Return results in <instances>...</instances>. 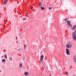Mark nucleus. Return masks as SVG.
<instances>
[{"label": "nucleus", "instance_id": "f257e3e1", "mask_svg": "<svg viewBox=\"0 0 76 76\" xmlns=\"http://www.w3.org/2000/svg\"><path fill=\"white\" fill-rule=\"evenodd\" d=\"M72 38L74 41H76V31L73 32L72 35Z\"/></svg>", "mask_w": 76, "mask_h": 76}, {"label": "nucleus", "instance_id": "f03ea898", "mask_svg": "<svg viewBox=\"0 0 76 76\" xmlns=\"http://www.w3.org/2000/svg\"><path fill=\"white\" fill-rule=\"evenodd\" d=\"M72 45L70 42H68L66 46V48H72Z\"/></svg>", "mask_w": 76, "mask_h": 76}, {"label": "nucleus", "instance_id": "7ed1b4c3", "mask_svg": "<svg viewBox=\"0 0 76 76\" xmlns=\"http://www.w3.org/2000/svg\"><path fill=\"white\" fill-rule=\"evenodd\" d=\"M68 26L72 28V25L70 23V21H67L66 22Z\"/></svg>", "mask_w": 76, "mask_h": 76}, {"label": "nucleus", "instance_id": "20e7f679", "mask_svg": "<svg viewBox=\"0 0 76 76\" xmlns=\"http://www.w3.org/2000/svg\"><path fill=\"white\" fill-rule=\"evenodd\" d=\"M66 54L67 55H68V56L70 55V53L69 50L67 48H66Z\"/></svg>", "mask_w": 76, "mask_h": 76}, {"label": "nucleus", "instance_id": "39448f33", "mask_svg": "<svg viewBox=\"0 0 76 76\" xmlns=\"http://www.w3.org/2000/svg\"><path fill=\"white\" fill-rule=\"evenodd\" d=\"M76 25H75L73 26V27L72 28L71 30L73 31L75 30V29H76Z\"/></svg>", "mask_w": 76, "mask_h": 76}, {"label": "nucleus", "instance_id": "423d86ee", "mask_svg": "<svg viewBox=\"0 0 76 76\" xmlns=\"http://www.w3.org/2000/svg\"><path fill=\"white\" fill-rule=\"evenodd\" d=\"M43 59H44V56L42 55L40 56V61H42L43 60Z\"/></svg>", "mask_w": 76, "mask_h": 76}, {"label": "nucleus", "instance_id": "0eeeda50", "mask_svg": "<svg viewBox=\"0 0 76 76\" xmlns=\"http://www.w3.org/2000/svg\"><path fill=\"white\" fill-rule=\"evenodd\" d=\"M28 74H29V73H28V72H24V74L26 76H27L28 75Z\"/></svg>", "mask_w": 76, "mask_h": 76}, {"label": "nucleus", "instance_id": "6e6552de", "mask_svg": "<svg viewBox=\"0 0 76 76\" xmlns=\"http://www.w3.org/2000/svg\"><path fill=\"white\" fill-rule=\"evenodd\" d=\"M22 63H19V67L20 68H21V67H22Z\"/></svg>", "mask_w": 76, "mask_h": 76}, {"label": "nucleus", "instance_id": "1a4fd4ad", "mask_svg": "<svg viewBox=\"0 0 76 76\" xmlns=\"http://www.w3.org/2000/svg\"><path fill=\"white\" fill-rule=\"evenodd\" d=\"M7 3V0H5L4 3V4H6Z\"/></svg>", "mask_w": 76, "mask_h": 76}, {"label": "nucleus", "instance_id": "9d476101", "mask_svg": "<svg viewBox=\"0 0 76 76\" xmlns=\"http://www.w3.org/2000/svg\"><path fill=\"white\" fill-rule=\"evenodd\" d=\"M41 10H45V8L44 7H41Z\"/></svg>", "mask_w": 76, "mask_h": 76}, {"label": "nucleus", "instance_id": "9b49d317", "mask_svg": "<svg viewBox=\"0 0 76 76\" xmlns=\"http://www.w3.org/2000/svg\"><path fill=\"white\" fill-rule=\"evenodd\" d=\"M2 62H5V61H6V60L4 59H3L2 60Z\"/></svg>", "mask_w": 76, "mask_h": 76}, {"label": "nucleus", "instance_id": "f8f14e48", "mask_svg": "<svg viewBox=\"0 0 76 76\" xmlns=\"http://www.w3.org/2000/svg\"><path fill=\"white\" fill-rule=\"evenodd\" d=\"M9 59L10 61H12V58L11 57H10Z\"/></svg>", "mask_w": 76, "mask_h": 76}, {"label": "nucleus", "instance_id": "ddd939ff", "mask_svg": "<svg viewBox=\"0 0 76 76\" xmlns=\"http://www.w3.org/2000/svg\"><path fill=\"white\" fill-rule=\"evenodd\" d=\"M26 19H27V18H26L23 19V20H26Z\"/></svg>", "mask_w": 76, "mask_h": 76}, {"label": "nucleus", "instance_id": "4468645a", "mask_svg": "<svg viewBox=\"0 0 76 76\" xmlns=\"http://www.w3.org/2000/svg\"><path fill=\"white\" fill-rule=\"evenodd\" d=\"M23 45H24V47H25L26 46V44L24 43L23 44Z\"/></svg>", "mask_w": 76, "mask_h": 76}, {"label": "nucleus", "instance_id": "2eb2a0df", "mask_svg": "<svg viewBox=\"0 0 76 76\" xmlns=\"http://www.w3.org/2000/svg\"><path fill=\"white\" fill-rule=\"evenodd\" d=\"M34 8V7H33V6H31V10H32V9H33V8Z\"/></svg>", "mask_w": 76, "mask_h": 76}, {"label": "nucleus", "instance_id": "dca6fc26", "mask_svg": "<svg viewBox=\"0 0 76 76\" xmlns=\"http://www.w3.org/2000/svg\"><path fill=\"white\" fill-rule=\"evenodd\" d=\"M4 57L5 58H6L7 59V56H6V55H4Z\"/></svg>", "mask_w": 76, "mask_h": 76}, {"label": "nucleus", "instance_id": "f3484780", "mask_svg": "<svg viewBox=\"0 0 76 76\" xmlns=\"http://www.w3.org/2000/svg\"><path fill=\"white\" fill-rule=\"evenodd\" d=\"M68 20V19H67V18H66L65 19V21H66V20Z\"/></svg>", "mask_w": 76, "mask_h": 76}, {"label": "nucleus", "instance_id": "a211bd4d", "mask_svg": "<svg viewBox=\"0 0 76 76\" xmlns=\"http://www.w3.org/2000/svg\"><path fill=\"white\" fill-rule=\"evenodd\" d=\"M51 9H52V7H49V10H51Z\"/></svg>", "mask_w": 76, "mask_h": 76}, {"label": "nucleus", "instance_id": "6ab92c4d", "mask_svg": "<svg viewBox=\"0 0 76 76\" xmlns=\"http://www.w3.org/2000/svg\"><path fill=\"white\" fill-rule=\"evenodd\" d=\"M42 3H40V5H39V6H42Z\"/></svg>", "mask_w": 76, "mask_h": 76}, {"label": "nucleus", "instance_id": "aec40b11", "mask_svg": "<svg viewBox=\"0 0 76 76\" xmlns=\"http://www.w3.org/2000/svg\"><path fill=\"white\" fill-rule=\"evenodd\" d=\"M66 72V75H67V74H68V73H67V72Z\"/></svg>", "mask_w": 76, "mask_h": 76}, {"label": "nucleus", "instance_id": "412c9836", "mask_svg": "<svg viewBox=\"0 0 76 76\" xmlns=\"http://www.w3.org/2000/svg\"><path fill=\"white\" fill-rule=\"evenodd\" d=\"M24 48L25 50H26V48H25V47H24Z\"/></svg>", "mask_w": 76, "mask_h": 76}, {"label": "nucleus", "instance_id": "4be33fe9", "mask_svg": "<svg viewBox=\"0 0 76 76\" xmlns=\"http://www.w3.org/2000/svg\"><path fill=\"white\" fill-rule=\"evenodd\" d=\"M16 39L17 40V37H16Z\"/></svg>", "mask_w": 76, "mask_h": 76}, {"label": "nucleus", "instance_id": "5701e85b", "mask_svg": "<svg viewBox=\"0 0 76 76\" xmlns=\"http://www.w3.org/2000/svg\"><path fill=\"white\" fill-rule=\"evenodd\" d=\"M1 72V71L0 70V72Z\"/></svg>", "mask_w": 76, "mask_h": 76}, {"label": "nucleus", "instance_id": "b1692460", "mask_svg": "<svg viewBox=\"0 0 76 76\" xmlns=\"http://www.w3.org/2000/svg\"><path fill=\"white\" fill-rule=\"evenodd\" d=\"M16 42H17V43H18V41H16Z\"/></svg>", "mask_w": 76, "mask_h": 76}, {"label": "nucleus", "instance_id": "393cba45", "mask_svg": "<svg viewBox=\"0 0 76 76\" xmlns=\"http://www.w3.org/2000/svg\"><path fill=\"white\" fill-rule=\"evenodd\" d=\"M27 17H28V15H27Z\"/></svg>", "mask_w": 76, "mask_h": 76}, {"label": "nucleus", "instance_id": "a878e982", "mask_svg": "<svg viewBox=\"0 0 76 76\" xmlns=\"http://www.w3.org/2000/svg\"><path fill=\"white\" fill-rule=\"evenodd\" d=\"M5 27V26H4V27Z\"/></svg>", "mask_w": 76, "mask_h": 76}, {"label": "nucleus", "instance_id": "bb28decb", "mask_svg": "<svg viewBox=\"0 0 76 76\" xmlns=\"http://www.w3.org/2000/svg\"><path fill=\"white\" fill-rule=\"evenodd\" d=\"M19 3V2H18V3Z\"/></svg>", "mask_w": 76, "mask_h": 76}, {"label": "nucleus", "instance_id": "cd10ccee", "mask_svg": "<svg viewBox=\"0 0 76 76\" xmlns=\"http://www.w3.org/2000/svg\"><path fill=\"white\" fill-rule=\"evenodd\" d=\"M17 4H18V3Z\"/></svg>", "mask_w": 76, "mask_h": 76}, {"label": "nucleus", "instance_id": "c85d7f7f", "mask_svg": "<svg viewBox=\"0 0 76 76\" xmlns=\"http://www.w3.org/2000/svg\"><path fill=\"white\" fill-rule=\"evenodd\" d=\"M73 76H75V75H74Z\"/></svg>", "mask_w": 76, "mask_h": 76}, {"label": "nucleus", "instance_id": "c756f323", "mask_svg": "<svg viewBox=\"0 0 76 76\" xmlns=\"http://www.w3.org/2000/svg\"><path fill=\"white\" fill-rule=\"evenodd\" d=\"M75 30H76V29H75Z\"/></svg>", "mask_w": 76, "mask_h": 76}]
</instances>
